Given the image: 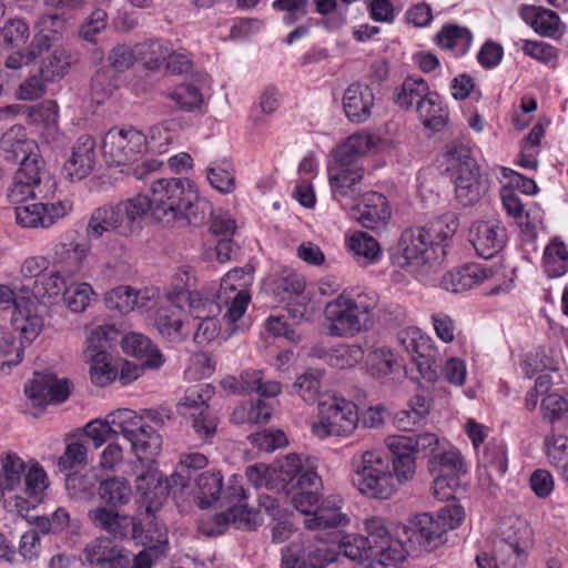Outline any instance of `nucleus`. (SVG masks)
<instances>
[{"instance_id": "obj_63", "label": "nucleus", "mask_w": 568, "mask_h": 568, "mask_svg": "<svg viewBox=\"0 0 568 568\" xmlns=\"http://www.w3.org/2000/svg\"><path fill=\"white\" fill-rule=\"evenodd\" d=\"M92 287L87 283L71 285L64 291L63 300L71 312L81 313L90 304Z\"/></svg>"}, {"instance_id": "obj_61", "label": "nucleus", "mask_w": 568, "mask_h": 568, "mask_svg": "<svg viewBox=\"0 0 568 568\" xmlns=\"http://www.w3.org/2000/svg\"><path fill=\"white\" fill-rule=\"evenodd\" d=\"M0 36L8 49L20 48L30 37L29 24L22 19L9 20L0 29Z\"/></svg>"}, {"instance_id": "obj_24", "label": "nucleus", "mask_w": 568, "mask_h": 568, "mask_svg": "<svg viewBox=\"0 0 568 568\" xmlns=\"http://www.w3.org/2000/svg\"><path fill=\"white\" fill-rule=\"evenodd\" d=\"M373 106L374 93L368 85L354 82L345 90L343 108L352 122H365L371 116Z\"/></svg>"}, {"instance_id": "obj_64", "label": "nucleus", "mask_w": 568, "mask_h": 568, "mask_svg": "<svg viewBox=\"0 0 568 568\" xmlns=\"http://www.w3.org/2000/svg\"><path fill=\"white\" fill-rule=\"evenodd\" d=\"M65 488L72 498L90 499L94 494V481L88 475L79 473L68 474Z\"/></svg>"}, {"instance_id": "obj_17", "label": "nucleus", "mask_w": 568, "mask_h": 568, "mask_svg": "<svg viewBox=\"0 0 568 568\" xmlns=\"http://www.w3.org/2000/svg\"><path fill=\"white\" fill-rule=\"evenodd\" d=\"M70 210L71 204L63 201L55 203L26 202L16 207V219L23 227H49L65 216Z\"/></svg>"}, {"instance_id": "obj_40", "label": "nucleus", "mask_w": 568, "mask_h": 568, "mask_svg": "<svg viewBox=\"0 0 568 568\" xmlns=\"http://www.w3.org/2000/svg\"><path fill=\"white\" fill-rule=\"evenodd\" d=\"M429 470L436 476H445L449 481L457 483L456 476L466 473L463 457L457 452H444L429 459Z\"/></svg>"}, {"instance_id": "obj_13", "label": "nucleus", "mask_w": 568, "mask_h": 568, "mask_svg": "<svg viewBox=\"0 0 568 568\" xmlns=\"http://www.w3.org/2000/svg\"><path fill=\"white\" fill-rule=\"evenodd\" d=\"M49 173L45 166H37L28 162L19 168L8 190V199L11 203L22 204L37 197L44 199L43 183H49Z\"/></svg>"}, {"instance_id": "obj_49", "label": "nucleus", "mask_w": 568, "mask_h": 568, "mask_svg": "<svg viewBox=\"0 0 568 568\" xmlns=\"http://www.w3.org/2000/svg\"><path fill=\"white\" fill-rule=\"evenodd\" d=\"M437 351L432 345L425 343L419 347V353L410 358L412 363L416 366L420 378L425 382L434 384L438 378V369L440 365L436 359Z\"/></svg>"}, {"instance_id": "obj_9", "label": "nucleus", "mask_w": 568, "mask_h": 568, "mask_svg": "<svg viewBox=\"0 0 568 568\" xmlns=\"http://www.w3.org/2000/svg\"><path fill=\"white\" fill-rule=\"evenodd\" d=\"M146 136L135 129H111L102 143L104 159L114 165L134 163L146 150Z\"/></svg>"}, {"instance_id": "obj_48", "label": "nucleus", "mask_w": 568, "mask_h": 568, "mask_svg": "<svg viewBox=\"0 0 568 568\" xmlns=\"http://www.w3.org/2000/svg\"><path fill=\"white\" fill-rule=\"evenodd\" d=\"M72 64L71 54L63 48H55L40 67L42 77L52 82L63 78Z\"/></svg>"}, {"instance_id": "obj_57", "label": "nucleus", "mask_w": 568, "mask_h": 568, "mask_svg": "<svg viewBox=\"0 0 568 568\" xmlns=\"http://www.w3.org/2000/svg\"><path fill=\"white\" fill-rule=\"evenodd\" d=\"M348 246L355 255L362 256L367 262H375L381 254V246L378 242L365 232H355L349 239Z\"/></svg>"}, {"instance_id": "obj_45", "label": "nucleus", "mask_w": 568, "mask_h": 568, "mask_svg": "<svg viewBox=\"0 0 568 568\" xmlns=\"http://www.w3.org/2000/svg\"><path fill=\"white\" fill-rule=\"evenodd\" d=\"M568 437L560 428H551L550 434L545 438V447L549 462L565 474L568 468V455L566 452Z\"/></svg>"}, {"instance_id": "obj_22", "label": "nucleus", "mask_w": 568, "mask_h": 568, "mask_svg": "<svg viewBox=\"0 0 568 568\" xmlns=\"http://www.w3.org/2000/svg\"><path fill=\"white\" fill-rule=\"evenodd\" d=\"M354 217L366 229H377L385 225L390 217V209L384 195L367 192L362 195L361 203L354 207Z\"/></svg>"}, {"instance_id": "obj_38", "label": "nucleus", "mask_w": 568, "mask_h": 568, "mask_svg": "<svg viewBox=\"0 0 568 568\" xmlns=\"http://www.w3.org/2000/svg\"><path fill=\"white\" fill-rule=\"evenodd\" d=\"M131 444L133 453L139 459H153L162 446L161 436L148 424H144L142 430H139L134 437L128 440Z\"/></svg>"}, {"instance_id": "obj_28", "label": "nucleus", "mask_w": 568, "mask_h": 568, "mask_svg": "<svg viewBox=\"0 0 568 568\" xmlns=\"http://www.w3.org/2000/svg\"><path fill=\"white\" fill-rule=\"evenodd\" d=\"M488 182L479 169L463 171L455 176V193L457 201L464 206L475 205L488 192Z\"/></svg>"}, {"instance_id": "obj_52", "label": "nucleus", "mask_w": 568, "mask_h": 568, "mask_svg": "<svg viewBox=\"0 0 568 568\" xmlns=\"http://www.w3.org/2000/svg\"><path fill=\"white\" fill-rule=\"evenodd\" d=\"M2 478H0V488L12 490L21 481L26 473L24 462L16 454L9 453L2 459Z\"/></svg>"}, {"instance_id": "obj_30", "label": "nucleus", "mask_w": 568, "mask_h": 568, "mask_svg": "<svg viewBox=\"0 0 568 568\" xmlns=\"http://www.w3.org/2000/svg\"><path fill=\"white\" fill-rule=\"evenodd\" d=\"M126 353L139 358L150 369H159L164 364V357L151 339L142 334L131 333L123 338Z\"/></svg>"}, {"instance_id": "obj_2", "label": "nucleus", "mask_w": 568, "mask_h": 568, "mask_svg": "<svg viewBox=\"0 0 568 568\" xmlns=\"http://www.w3.org/2000/svg\"><path fill=\"white\" fill-rule=\"evenodd\" d=\"M367 536L348 535L339 545L337 555L357 562V568H375L376 560H405L408 550L400 539H394L386 527L385 519L373 517L366 520Z\"/></svg>"}, {"instance_id": "obj_21", "label": "nucleus", "mask_w": 568, "mask_h": 568, "mask_svg": "<svg viewBox=\"0 0 568 568\" xmlns=\"http://www.w3.org/2000/svg\"><path fill=\"white\" fill-rule=\"evenodd\" d=\"M363 179V168L331 169L328 180L334 200L338 202L358 200L362 196Z\"/></svg>"}, {"instance_id": "obj_37", "label": "nucleus", "mask_w": 568, "mask_h": 568, "mask_svg": "<svg viewBox=\"0 0 568 568\" xmlns=\"http://www.w3.org/2000/svg\"><path fill=\"white\" fill-rule=\"evenodd\" d=\"M24 474V491L28 497L32 498V500L18 496L16 506L20 510H28L31 507H34L36 504L40 500V495L48 487L47 474L39 465L31 466L29 471Z\"/></svg>"}, {"instance_id": "obj_29", "label": "nucleus", "mask_w": 568, "mask_h": 568, "mask_svg": "<svg viewBox=\"0 0 568 568\" xmlns=\"http://www.w3.org/2000/svg\"><path fill=\"white\" fill-rule=\"evenodd\" d=\"M385 444L390 453L392 473L397 483L402 485L412 480L416 473L415 456L402 443H398L395 435L388 436Z\"/></svg>"}, {"instance_id": "obj_15", "label": "nucleus", "mask_w": 568, "mask_h": 568, "mask_svg": "<svg viewBox=\"0 0 568 568\" xmlns=\"http://www.w3.org/2000/svg\"><path fill=\"white\" fill-rule=\"evenodd\" d=\"M298 455L290 454L276 467H268L264 464L252 465L246 469L247 480L255 487H266L282 491L287 487V481L293 480L294 473L297 469Z\"/></svg>"}, {"instance_id": "obj_23", "label": "nucleus", "mask_w": 568, "mask_h": 568, "mask_svg": "<svg viewBox=\"0 0 568 568\" xmlns=\"http://www.w3.org/2000/svg\"><path fill=\"white\" fill-rule=\"evenodd\" d=\"M95 141L91 135H81L72 146L70 159L64 164V170L71 179L82 180L87 178L95 164Z\"/></svg>"}, {"instance_id": "obj_10", "label": "nucleus", "mask_w": 568, "mask_h": 568, "mask_svg": "<svg viewBox=\"0 0 568 568\" xmlns=\"http://www.w3.org/2000/svg\"><path fill=\"white\" fill-rule=\"evenodd\" d=\"M85 560L97 568H151L152 559L148 550L130 557V552L109 547L108 542L97 539L84 549Z\"/></svg>"}, {"instance_id": "obj_56", "label": "nucleus", "mask_w": 568, "mask_h": 568, "mask_svg": "<svg viewBox=\"0 0 568 568\" xmlns=\"http://www.w3.org/2000/svg\"><path fill=\"white\" fill-rule=\"evenodd\" d=\"M322 372L310 368L300 376L293 384L295 392L308 403L315 402L321 388Z\"/></svg>"}, {"instance_id": "obj_1", "label": "nucleus", "mask_w": 568, "mask_h": 568, "mask_svg": "<svg viewBox=\"0 0 568 568\" xmlns=\"http://www.w3.org/2000/svg\"><path fill=\"white\" fill-rule=\"evenodd\" d=\"M146 202L143 215H151L164 224L200 225L204 222L210 205L197 196L193 182L187 179H160L152 183L151 196L138 195Z\"/></svg>"}, {"instance_id": "obj_36", "label": "nucleus", "mask_w": 568, "mask_h": 568, "mask_svg": "<svg viewBox=\"0 0 568 568\" xmlns=\"http://www.w3.org/2000/svg\"><path fill=\"white\" fill-rule=\"evenodd\" d=\"M196 477L190 474V470L184 465H178L174 473L166 478H163L164 486L175 500L182 503L190 501L195 491Z\"/></svg>"}, {"instance_id": "obj_7", "label": "nucleus", "mask_w": 568, "mask_h": 568, "mask_svg": "<svg viewBox=\"0 0 568 568\" xmlns=\"http://www.w3.org/2000/svg\"><path fill=\"white\" fill-rule=\"evenodd\" d=\"M354 484L362 494L378 499L390 498L399 485L389 470V460L381 453L369 450L362 456Z\"/></svg>"}, {"instance_id": "obj_51", "label": "nucleus", "mask_w": 568, "mask_h": 568, "mask_svg": "<svg viewBox=\"0 0 568 568\" xmlns=\"http://www.w3.org/2000/svg\"><path fill=\"white\" fill-rule=\"evenodd\" d=\"M304 290L303 277L293 272L283 274L274 281V294L282 302H293V300L305 295Z\"/></svg>"}, {"instance_id": "obj_55", "label": "nucleus", "mask_w": 568, "mask_h": 568, "mask_svg": "<svg viewBox=\"0 0 568 568\" xmlns=\"http://www.w3.org/2000/svg\"><path fill=\"white\" fill-rule=\"evenodd\" d=\"M367 367L373 377L383 378L393 374L399 368V365L390 352L376 349L369 353Z\"/></svg>"}, {"instance_id": "obj_47", "label": "nucleus", "mask_w": 568, "mask_h": 568, "mask_svg": "<svg viewBox=\"0 0 568 568\" xmlns=\"http://www.w3.org/2000/svg\"><path fill=\"white\" fill-rule=\"evenodd\" d=\"M500 197L507 214L519 221L524 232L534 234L535 226L529 222V213L525 211V205L514 187L503 186Z\"/></svg>"}, {"instance_id": "obj_43", "label": "nucleus", "mask_w": 568, "mask_h": 568, "mask_svg": "<svg viewBox=\"0 0 568 568\" xmlns=\"http://www.w3.org/2000/svg\"><path fill=\"white\" fill-rule=\"evenodd\" d=\"M154 325L161 335L170 341L182 338L183 321L181 318V310L178 307H162L156 312Z\"/></svg>"}, {"instance_id": "obj_19", "label": "nucleus", "mask_w": 568, "mask_h": 568, "mask_svg": "<svg viewBox=\"0 0 568 568\" xmlns=\"http://www.w3.org/2000/svg\"><path fill=\"white\" fill-rule=\"evenodd\" d=\"M404 534L408 541L430 551L444 542L443 537L446 529L428 514H419L403 526Z\"/></svg>"}, {"instance_id": "obj_6", "label": "nucleus", "mask_w": 568, "mask_h": 568, "mask_svg": "<svg viewBox=\"0 0 568 568\" xmlns=\"http://www.w3.org/2000/svg\"><path fill=\"white\" fill-rule=\"evenodd\" d=\"M375 303L364 302L362 295L356 298L339 295L328 302L324 310L325 318L329 323V334L347 337L369 329L374 323L372 315Z\"/></svg>"}, {"instance_id": "obj_44", "label": "nucleus", "mask_w": 568, "mask_h": 568, "mask_svg": "<svg viewBox=\"0 0 568 568\" xmlns=\"http://www.w3.org/2000/svg\"><path fill=\"white\" fill-rule=\"evenodd\" d=\"M476 265H465L447 272L440 281V286L453 293H459L476 285Z\"/></svg>"}, {"instance_id": "obj_58", "label": "nucleus", "mask_w": 568, "mask_h": 568, "mask_svg": "<svg viewBox=\"0 0 568 568\" xmlns=\"http://www.w3.org/2000/svg\"><path fill=\"white\" fill-rule=\"evenodd\" d=\"M136 298L130 286H118L105 294L104 301L108 308L126 314L135 310Z\"/></svg>"}, {"instance_id": "obj_54", "label": "nucleus", "mask_w": 568, "mask_h": 568, "mask_svg": "<svg viewBox=\"0 0 568 568\" xmlns=\"http://www.w3.org/2000/svg\"><path fill=\"white\" fill-rule=\"evenodd\" d=\"M445 156L450 169L458 175L463 171H473L479 169L476 161L471 156V151L464 144H449L446 146Z\"/></svg>"}, {"instance_id": "obj_46", "label": "nucleus", "mask_w": 568, "mask_h": 568, "mask_svg": "<svg viewBox=\"0 0 568 568\" xmlns=\"http://www.w3.org/2000/svg\"><path fill=\"white\" fill-rule=\"evenodd\" d=\"M138 61L146 69H160L169 55V47L159 40H150L136 44Z\"/></svg>"}, {"instance_id": "obj_25", "label": "nucleus", "mask_w": 568, "mask_h": 568, "mask_svg": "<svg viewBox=\"0 0 568 568\" xmlns=\"http://www.w3.org/2000/svg\"><path fill=\"white\" fill-rule=\"evenodd\" d=\"M135 487L142 496L145 513L155 518V513L170 495L168 487L164 486L163 476L156 471H145L138 476Z\"/></svg>"}, {"instance_id": "obj_53", "label": "nucleus", "mask_w": 568, "mask_h": 568, "mask_svg": "<svg viewBox=\"0 0 568 568\" xmlns=\"http://www.w3.org/2000/svg\"><path fill=\"white\" fill-rule=\"evenodd\" d=\"M437 44L443 49H453L462 44L467 50L471 42V33L467 28L456 24H445L436 36Z\"/></svg>"}, {"instance_id": "obj_31", "label": "nucleus", "mask_w": 568, "mask_h": 568, "mask_svg": "<svg viewBox=\"0 0 568 568\" xmlns=\"http://www.w3.org/2000/svg\"><path fill=\"white\" fill-rule=\"evenodd\" d=\"M222 475L219 471H205L196 476L192 500L202 509L217 503L222 495Z\"/></svg>"}, {"instance_id": "obj_59", "label": "nucleus", "mask_w": 568, "mask_h": 568, "mask_svg": "<svg viewBox=\"0 0 568 568\" xmlns=\"http://www.w3.org/2000/svg\"><path fill=\"white\" fill-rule=\"evenodd\" d=\"M541 408L544 418L550 423L551 428H557L568 413V400L559 394L550 393L542 399Z\"/></svg>"}, {"instance_id": "obj_27", "label": "nucleus", "mask_w": 568, "mask_h": 568, "mask_svg": "<svg viewBox=\"0 0 568 568\" xmlns=\"http://www.w3.org/2000/svg\"><path fill=\"white\" fill-rule=\"evenodd\" d=\"M341 500L333 497L323 500L316 506L313 516L304 519V525L311 530H326L346 526L349 521L348 517L341 511Z\"/></svg>"}, {"instance_id": "obj_35", "label": "nucleus", "mask_w": 568, "mask_h": 568, "mask_svg": "<svg viewBox=\"0 0 568 568\" xmlns=\"http://www.w3.org/2000/svg\"><path fill=\"white\" fill-rule=\"evenodd\" d=\"M542 264L549 277H560L568 271V247L558 237H555L545 247Z\"/></svg>"}, {"instance_id": "obj_50", "label": "nucleus", "mask_w": 568, "mask_h": 568, "mask_svg": "<svg viewBox=\"0 0 568 568\" xmlns=\"http://www.w3.org/2000/svg\"><path fill=\"white\" fill-rule=\"evenodd\" d=\"M176 110L194 111L201 108L203 95L193 84H180L168 93Z\"/></svg>"}, {"instance_id": "obj_18", "label": "nucleus", "mask_w": 568, "mask_h": 568, "mask_svg": "<svg viewBox=\"0 0 568 568\" xmlns=\"http://www.w3.org/2000/svg\"><path fill=\"white\" fill-rule=\"evenodd\" d=\"M469 235L476 253L484 258L494 257L504 248L507 241L505 227L491 221L475 222Z\"/></svg>"}, {"instance_id": "obj_42", "label": "nucleus", "mask_w": 568, "mask_h": 568, "mask_svg": "<svg viewBox=\"0 0 568 568\" xmlns=\"http://www.w3.org/2000/svg\"><path fill=\"white\" fill-rule=\"evenodd\" d=\"M108 418L110 419L114 437L121 434L126 440L134 437L139 430H142L145 424L141 416L126 408L111 413Z\"/></svg>"}, {"instance_id": "obj_41", "label": "nucleus", "mask_w": 568, "mask_h": 568, "mask_svg": "<svg viewBox=\"0 0 568 568\" xmlns=\"http://www.w3.org/2000/svg\"><path fill=\"white\" fill-rule=\"evenodd\" d=\"M398 443H402L408 452L418 458H432L438 449V437L433 433L415 435H395Z\"/></svg>"}, {"instance_id": "obj_39", "label": "nucleus", "mask_w": 568, "mask_h": 568, "mask_svg": "<svg viewBox=\"0 0 568 568\" xmlns=\"http://www.w3.org/2000/svg\"><path fill=\"white\" fill-rule=\"evenodd\" d=\"M90 361V379L98 387H105L118 376V368L112 365L111 356L105 349L87 356Z\"/></svg>"}, {"instance_id": "obj_32", "label": "nucleus", "mask_w": 568, "mask_h": 568, "mask_svg": "<svg viewBox=\"0 0 568 568\" xmlns=\"http://www.w3.org/2000/svg\"><path fill=\"white\" fill-rule=\"evenodd\" d=\"M98 495L108 508H120L130 503L132 488L125 478L111 477L100 483Z\"/></svg>"}, {"instance_id": "obj_34", "label": "nucleus", "mask_w": 568, "mask_h": 568, "mask_svg": "<svg viewBox=\"0 0 568 568\" xmlns=\"http://www.w3.org/2000/svg\"><path fill=\"white\" fill-rule=\"evenodd\" d=\"M371 146V136L365 134H354L341 144L334 153L337 169L359 168L356 164L357 159L365 154Z\"/></svg>"}, {"instance_id": "obj_20", "label": "nucleus", "mask_w": 568, "mask_h": 568, "mask_svg": "<svg viewBox=\"0 0 568 568\" xmlns=\"http://www.w3.org/2000/svg\"><path fill=\"white\" fill-rule=\"evenodd\" d=\"M190 308L193 317L200 320L193 336L194 342L202 345L214 339L219 331L216 320L214 318L215 314L221 310L219 304L207 298L202 300L197 294H191Z\"/></svg>"}, {"instance_id": "obj_62", "label": "nucleus", "mask_w": 568, "mask_h": 568, "mask_svg": "<svg viewBox=\"0 0 568 568\" xmlns=\"http://www.w3.org/2000/svg\"><path fill=\"white\" fill-rule=\"evenodd\" d=\"M258 372H244L239 377L226 376L221 381L224 390L233 395H247L258 386Z\"/></svg>"}, {"instance_id": "obj_14", "label": "nucleus", "mask_w": 568, "mask_h": 568, "mask_svg": "<svg viewBox=\"0 0 568 568\" xmlns=\"http://www.w3.org/2000/svg\"><path fill=\"white\" fill-rule=\"evenodd\" d=\"M0 150L6 161L20 162V168H23L28 162H32L37 166H45L44 160L39 154L37 142L28 138L22 125H12L2 134Z\"/></svg>"}, {"instance_id": "obj_60", "label": "nucleus", "mask_w": 568, "mask_h": 568, "mask_svg": "<svg viewBox=\"0 0 568 568\" xmlns=\"http://www.w3.org/2000/svg\"><path fill=\"white\" fill-rule=\"evenodd\" d=\"M68 287L67 281L58 272H53L36 280L33 294L36 297L55 298L60 294L64 295Z\"/></svg>"}, {"instance_id": "obj_4", "label": "nucleus", "mask_w": 568, "mask_h": 568, "mask_svg": "<svg viewBox=\"0 0 568 568\" xmlns=\"http://www.w3.org/2000/svg\"><path fill=\"white\" fill-rule=\"evenodd\" d=\"M88 519L91 525L101 531L106 532L113 539L138 540L148 546L150 550H164L168 544L166 535L158 531V537L144 532L142 523L134 516L121 514L118 508L97 506L88 511Z\"/></svg>"}, {"instance_id": "obj_11", "label": "nucleus", "mask_w": 568, "mask_h": 568, "mask_svg": "<svg viewBox=\"0 0 568 568\" xmlns=\"http://www.w3.org/2000/svg\"><path fill=\"white\" fill-rule=\"evenodd\" d=\"M293 480L287 481V487L282 491L291 497L293 506L306 517L313 516L314 508L320 506L317 490L322 486V479L311 468L302 465L298 456L297 469L294 473Z\"/></svg>"}, {"instance_id": "obj_3", "label": "nucleus", "mask_w": 568, "mask_h": 568, "mask_svg": "<svg viewBox=\"0 0 568 568\" xmlns=\"http://www.w3.org/2000/svg\"><path fill=\"white\" fill-rule=\"evenodd\" d=\"M143 205H146L144 200L133 197L95 209L91 213L85 227L87 237L99 240L111 232L130 236L138 229V220L143 216Z\"/></svg>"}, {"instance_id": "obj_16", "label": "nucleus", "mask_w": 568, "mask_h": 568, "mask_svg": "<svg viewBox=\"0 0 568 568\" xmlns=\"http://www.w3.org/2000/svg\"><path fill=\"white\" fill-rule=\"evenodd\" d=\"M70 382L59 379L53 374L34 373L33 379L26 385L24 393L33 407L44 408L49 403H62L70 395Z\"/></svg>"}, {"instance_id": "obj_33", "label": "nucleus", "mask_w": 568, "mask_h": 568, "mask_svg": "<svg viewBox=\"0 0 568 568\" xmlns=\"http://www.w3.org/2000/svg\"><path fill=\"white\" fill-rule=\"evenodd\" d=\"M520 16L537 33L545 37L554 36L560 22L555 11L542 7L525 6L520 10Z\"/></svg>"}, {"instance_id": "obj_12", "label": "nucleus", "mask_w": 568, "mask_h": 568, "mask_svg": "<svg viewBox=\"0 0 568 568\" xmlns=\"http://www.w3.org/2000/svg\"><path fill=\"white\" fill-rule=\"evenodd\" d=\"M34 302L29 297L21 296L17 301V311L13 313L12 325L20 333L21 342L16 351L14 358L6 362L9 366H16L22 362L24 347L30 345L44 328V320L34 312Z\"/></svg>"}, {"instance_id": "obj_8", "label": "nucleus", "mask_w": 568, "mask_h": 568, "mask_svg": "<svg viewBox=\"0 0 568 568\" xmlns=\"http://www.w3.org/2000/svg\"><path fill=\"white\" fill-rule=\"evenodd\" d=\"M320 422L313 424V433L320 437H346L352 435L358 425L357 406L344 398L332 397L318 403Z\"/></svg>"}, {"instance_id": "obj_5", "label": "nucleus", "mask_w": 568, "mask_h": 568, "mask_svg": "<svg viewBox=\"0 0 568 568\" xmlns=\"http://www.w3.org/2000/svg\"><path fill=\"white\" fill-rule=\"evenodd\" d=\"M457 227V222L452 221L447 224V232L437 231L436 236L433 234L430 229L426 227H412L404 231L398 241V248L402 252V256L393 257V263L399 267L407 266H423L426 264H433L438 260V252L442 255L446 254L442 242L452 236Z\"/></svg>"}, {"instance_id": "obj_26", "label": "nucleus", "mask_w": 568, "mask_h": 568, "mask_svg": "<svg viewBox=\"0 0 568 568\" xmlns=\"http://www.w3.org/2000/svg\"><path fill=\"white\" fill-rule=\"evenodd\" d=\"M394 102L404 109H409L416 102L417 113L424 114V108L432 106L433 95L428 92V85L422 78H406L402 85L394 92Z\"/></svg>"}]
</instances>
